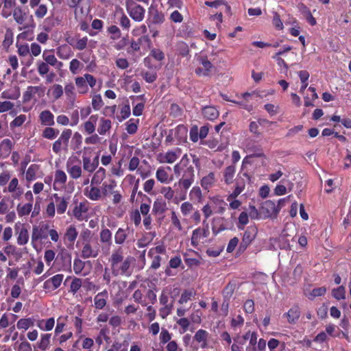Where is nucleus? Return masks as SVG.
<instances>
[{
  "label": "nucleus",
  "mask_w": 351,
  "mask_h": 351,
  "mask_svg": "<svg viewBox=\"0 0 351 351\" xmlns=\"http://www.w3.org/2000/svg\"><path fill=\"white\" fill-rule=\"evenodd\" d=\"M217 182L215 173L210 172L207 175L203 176L200 180V185L204 190L209 191Z\"/></svg>",
  "instance_id": "412c9836"
},
{
  "label": "nucleus",
  "mask_w": 351,
  "mask_h": 351,
  "mask_svg": "<svg viewBox=\"0 0 351 351\" xmlns=\"http://www.w3.org/2000/svg\"><path fill=\"white\" fill-rule=\"evenodd\" d=\"M11 172L8 170H4L0 173V186H5L8 185L11 178Z\"/></svg>",
  "instance_id": "338daca9"
},
{
  "label": "nucleus",
  "mask_w": 351,
  "mask_h": 351,
  "mask_svg": "<svg viewBox=\"0 0 351 351\" xmlns=\"http://www.w3.org/2000/svg\"><path fill=\"white\" fill-rule=\"evenodd\" d=\"M98 119L97 114H93L90 117L88 120L84 122V131L88 134H91L94 133L95 131L96 123Z\"/></svg>",
  "instance_id": "7c9ffc66"
},
{
  "label": "nucleus",
  "mask_w": 351,
  "mask_h": 351,
  "mask_svg": "<svg viewBox=\"0 0 351 351\" xmlns=\"http://www.w3.org/2000/svg\"><path fill=\"white\" fill-rule=\"evenodd\" d=\"M125 6L128 14L134 21L141 22L144 19L145 8L134 0H125Z\"/></svg>",
  "instance_id": "39448f33"
},
{
  "label": "nucleus",
  "mask_w": 351,
  "mask_h": 351,
  "mask_svg": "<svg viewBox=\"0 0 351 351\" xmlns=\"http://www.w3.org/2000/svg\"><path fill=\"white\" fill-rule=\"evenodd\" d=\"M64 278L63 274H56L47 280L43 284V289L47 291H52L58 289L62 284Z\"/></svg>",
  "instance_id": "4468645a"
},
{
  "label": "nucleus",
  "mask_w": 351,
  "mask_h": 351,
  "mask_svg": "<svg viewBox=\"0 0 351 351\" xmlns=\"http://www.w3.org/2000/svg\"><path fill=\"white\" fill-rule=\"evenodd\" d=\"M195 295V291L193 289H186L182 293L178 302L181 304H185L191 300Z\"/></svg>",
  "instance_id": "09e8293b"
},
{
  "label": "nucleus",
  "mask_w": 351,
  "mask_h": 351,
  "mask_svg": "<svg viewBox=\"0 0 351 351\" xmlns=\"http://www.w3.org/2000/svg\"><path fill=\"white\" fill-rule=\"evenodd\" d=\"M50 237L51 241L57 243L60 240V234L53 227L51 228L48 223H40L38 226H34L31 237L32 247L38 251L40 249L38 243H42Z\"/></svg>",
  "instance_id": "f03ea898"
},
{
  "label": "nucleus",
  "mask_w": 351,
  "mask_h": 351,
  "mask_svg": "<svg viewBox=\"0 0 351 351\" xmlns=\"http://www.w3.org/2000/svg\"><path fill=\"white\" fill-rule=\"evenodd\" d=\"M77 235L78 232L76 230V228L75 227V226L71 225L66 228L64 237L70 243H73L77 239Z\"/></svg>",
  "instance_id": "49530a36"
},
{
  "label": "nucleus",
  "mask_w": 351,
  "mask_h": 351,
  "mask_svg": "<svg viewBox=\"0 0 351 351\" xmlns=\"http://www.w3.org/2000/svg\"><path fill=\"white\" fill-rule=\"evenodd\" d=\"M42 176L43 173L40 169V166L37 164H32L29 165L25 172V180L29 182L41 178Z\"/></svg>",
  "instance_id": "dca6fc26"
},
{
  "label": "nucleus",
  "mask_w": 351,
  "mask_h": 351,
  "mask_svg": "<svg viewBox=\"0 0 351 351\" xmlns=\"http://www.w3.org/2000/svg\"><path fill=\"white\" fill-rule=\"evenodd\" d=\"M298 75L302 82L300 92L303 93L308 86L307 80L309 78V73L306 71H300L298 72Z\"/></svg>",
  "instance_id": "0e129e2a"
},
{
  "label": "nucleus",
  "mask_w": 351,
  "mask_h": 351,
  "mask_svg": "<svg viewBox=\"0 0 351 351\" xmlns=\"http://www.w3.org/2000/svg\"><path fill=\"white\" fill-rule=\"evenodd\" d=\"M176 136V145H182L186 142L188 129L184 125H179L173 129Z\"/></svg>",
  "instance_id": "aec40b11"
},
{
  "label": "nucleus",
  "mask_w": 351,
  "mask_h": 351,
  "mask_svg": "<svg viewBox=\"0 0 351 351\" xmlns=\"http://www.w3.org/2000/svg\"><path fill=\"white\" fill-rule=\"evenodd\" d=\"M194 63L196 66L195 73L199 77L210 76L214 70L213 64L208 59V56L203 52L195 54Z\"/></svg>",
  "instance_id": "20e7f679"
},
{
  "label": "nucleus",
  "mask_w": 351,
  "mask_h": 351,
  "mask_svg": "<svg viewBox=\"0 0 351 351\" xmlns=\"http://www.w3.org/2000/svg\"><path fill=\"white\" fill-rule=\"evenodd\" d=\"M190 160L189 156L186 154L182 156L180 161L178 162L180 165L184 169L182 176L174 186L178 184L184 189V192L178 197L175 198V202L179 203L181 201L185 200L186 198V192L191 186L195 181V170L192 165H189Z\"/></svg>",
  "instance_id": "f257e3e1"
},
{
  "label": "nucleus",
  "mask_w": 351,
  "mask_h": 351,
  "mask_svg": "<svg viewBox=\"0 0 351 351\" xmlns=\"http://www.w3.org/2000/svg\"><path fill=\"white\" fill-rule=\"evenodd\" d=\"M165 20V14L162 12L153 7L149 8L147 22L154 25H158L164 23Z\"/></svg>",
  "instance_id": "2eb2a0df"
},
{
  "label": "nucleus",
  "mask_w": 351,
  "mask_h": 351,
  "mask_svg": "<svg viewBox=\"0 0 351 351\" xmlns=\"http://www.w3.org/2000/svg\"><path fill=\"white\" fill-rule=\"evenodd\" d=\"M50 91L53 99L55 100L60 99L64 93L62 86L58 84H53L51 88Z\"/></svg>",
  "instance_id": "13d9d810"
},
{
  "label": "nucleus",
  "mask_w": 351,
  "mask_h": 351,
  "mask_svg": "<svg viewBox=\"0 0 351 351\" xmlns=\"http://www.w3.org/2000/svg\"><path fill=\"white\" fill-rule=\"evenodd\" d=\"M326 293V288L324 287L313 289L308 295L309 300H314L316 297H319L325 295Z\"/></svg>",
  "instance_id": "69168bd1"
},
{
  "label": "nucleus",
  "mask_w": 351,
  "mask_h": 351,
  "mask_svg": "<svg viewBox=\"0 0 351 351\" xmlns=\"http://www.w3.org/2000/svg\"><path fill=\"white\" fill-rule=\"evenodd\" d=\"M59 131L51 126H48L43 132V136L45 138L52 140L54 139L58 134Z\"/></svg>",
  "instance_id": "bf43d9fd"
},
{
  "label": "nucleus",
  "mask_w": 351,
  "mask_h": 351,
  "mask_svg": "<svg viewBox=\"0 0 351 351\" xmlns=\"http://www.w3.org/2000/svg\"><path fill=\"white\" fill-rule=\"evenodd\" d=\"M45 87L43 86H29L27 88L26 91L23 94V101L29 102L36 96L38 98L43 97L45 95Z\"/></svg>",
  "instance_id": "f8f14e48"
},
{
  "label": "nucleus",
  "mask_w": 351,
  "mask_h": 351,
  "mask_svg": "<svg viewBox=\"0 0 351 351\" xmlns=\"http://www.w3.org/2000/svg\"><path fill=\"white\" fill-rule=\"evenodd\" d=\"M34 317L21 318L16 323V327L19 330H27L34 325Z\"/></svg>",
  "instance_id": "58836bf2"
},
{
  "label": "nucleus",
  "mask_w": 351,
  "mask_h": 351,
  "mask_svg": "<svg viewBox=\"0 0 351 351\" xmlns=\"http://www.w3.org/2000/svg\"><path fill=\"white\" fill-rule=\"evenodd\" d=\"M263 210H265V213L267 216H270L274 213H277L276 208V204L271 200L265 201L262 206Z\"/></svg>",
  "instance_id": "3c124183"
},
{
  "label": "nucleus",
  "mask_w": 351,
  "mask_h": 351,
  "mask_svg": "<svg viewBox=\"0 0 351 351\" xmlns=\"http://www.w3.org/2000/svg\"><path fill=\"white\" fill-rule=\"evenodd\" d=\"M15 229L17 231V243L19 245H24L27 243L29 241V233L27 228L24 225L20 223L15 224Z\"/></svg>",
  "instance_id": "f3484780"
},
{
  "label": "nucleus",
  "mask_w": 351,
  "mask_h": 351,
  "mask_svg": "<svg viewBox=\"0 0 351 351\" xmlns=\"http://www.w3.org/2000/svg\"><path fill=\"white\" fill-rule=\"evenodd\" d=\"M112 128V121L110 119L101 118L97 128V132L100 135H105Z\"/></svg>",
  "instance_id": "f704fd0d"
},
{
  "label": "nucleus",
  "mask_w": 351,
  "mask_h": 351,
  "mask_svg": "<svg viewBox=\"0 0 351 351\" xmlns=\"http://www.w3.org/2000/svg\"><path fill=\"white\" fill-rule=\"evenodd\" d=\"M57 56L62 60H68L73 55L70 47L63 45L56 49Z\"/></svg>",
  "instance_id": "2f4dec72"
},
{
  "label": "nucleus",
  "mask_w": 351,
  "mask_h": 351,
  "mask_svg": "<svg viewBox=\"0 0 351 351\" xmlns=\"http://www.w3.org/2000/svg\"><path fill=\"white\" fill-rule=\"evenodd\" d=\"M108 296L106 290L97 293L94 298L95 307L97 309H102L106 305Z\"/></svg>",
  "instance_id": "cd10ccee"
},
{
  "label": "nucleus",
  "mask_w": 351,
  "mask_h": 351,
  "mask_svg": "<svg viewBox=\"0 0 351 351\" xmlns=\"http://www.w3.org/2000/svg\"><path fill=\"white\" fill-rule=\"evenodd\" d=\"M15 5V0H4L1 15L4 18L9 17L12 14V10Z\"/></svg>",
  "instance_id": "79ce46f5"
},
{
  "label": "nucleus",
  "mask_w": 351,
  "mask_h": 351,
  "mask_svg": "<svg viewBox=\"0 0 351 351\" xmlns=\"http://www.w3.org/2000/svg\"><path fill=\"white\" fill-rule=\"evenodd\" d=\"M82 66L83 64L77 59H73L69 63V70L73 75L78 73Z\"/></svg>",
  "instance_id": "774afa93"
},
{
  "label": "nucleus",
  "mask_w": 351,
  "mask_h": 351,
  "mask_svg": "<svg viewBox=\"0 0 351 351\" xmlns=\"http://www.w3.org/2000/svg\"><path fill=\"white\" fill-rule=\"evenodd\" d=\"M127 230L123 228H119L114 235V241L117 244L121 245L125 241L128 234Z\"/></svg>",
  "instance_id": "6e6d98bb"
},
{
  "label": "nucleus",
  "mask_w": 351,
  "mask_h": 351,
  "mask_svg": "<svg viewBox=\"0 0 351 351\" xmlns=\"http://www.w3.org/2000/svg\"><path fill=\"white\" fill-rule=\"evenodd\" d=\"M13 143L9 138H5L0 143V158H6L10 154Z\"/></svg>",
  "instance_id": "393cba45"
},
{
  "label": "nucleus",
  "mask_w": 351,
  "mask_h": 351,
  "mask_svg": "<svg viewBox=\"0 0 351 351\" xmlns=\"http://www.w3.org/2000/svg\"><path fill=\"white\" fill-rule=\"evenodd\" d=\"M13 16L15 21L21 25L19 30L34 26L32 16H29L21 8H16L14 10Z\"/></svg>",
  "instance_id": "1a4fd4ad"
},
{
  "label": "nucleus",
  "mask_w": 351,
  "mask_h": 351,
  "mask_svg": "<svg viewBox=\"0 0 351 351\" xmlns=\"http://www.w3.org/2000/svg\"><path fill=\"white\" fill-rule=\"evenodd\" d=\"M104 101L100 94H94L92 97L91 105L94 110H99L104 106Z\"/></svg>",
  "instance_id": "603ef678"
},
{
  "label": "nucleus",
  "mask_w": 351,
  "mask_h": 351,
  "mask_svg": "<svg viewBox=\"0 0 351 351\" xmlns=\"http://www.w3.org/2000/svg\"><path fill=\"white\" fill-rule=\"evenodd\" d=\"M84 195L92 201H98L102 197V192L99 188L92 185L87 186L84 191Z\"/></svg>",
  "instance_id": "4be33fe9"
},
{
  "label": "nucleus",
  "mask_w": 351,
  "mask_h": 351,
  "mask_svg": "<svg viewBox=\"0 0 351 351\" xmlns=\"http://www.w3.org/2000/svg\"><path fill=\"white\" fill-rule=\"evenodd\" d=\"M75 83L80 94L84 95L88 92V85L84 75L75 77Z\"/></svg>",
  "instance_id": "a19ab883"
},
{
  "label": "nucleus",
  "mask_w": 351,
  "mask_h": 351,
  "mask_svg": "<svg viewBox=\"0 0 351 351\" xmlns=\"http://www.w3.org/2000/svg\"><path fill=\"white\" fill-rule=\"evenodd\" d=\"M21 94L19 89H15L14 90H5L2 92L1 97L3 99H17L19 98Z\"/></svg>",
  "instance_id": "e2e57ef3"
},
{
  "label": "nucleus",
  "mask_w": 351,
  "mask_h": 351,
  "mask_svg": "<svg viewBox=\"0 0 351 351\" xmlns=\"http://www.w3.org/2000/svg\"><path fill=\"white\" fill-rule=\"evenodd\" d=\"M257 229L255 227H249L243 234V241L250 243L256 237Z\"/></svg>",
  "instance_id": "de8ad7c7"
},
{
  "label": "nucleus",
  "mask_w": 351,
  "mask_h": 351,
  "mask_svg": "<svg viewBox=\"0 0 351 351\" xmlns=\"http://www.w3.org/2000/svg\"><path fill=\"white\" fill-rule=\"evenodd\" d=\"M98 158V156H96L93 160H91L89 156L83 155L82 162L84 171L88 172L89 173H93L99 165Z\"/></svg>",
  "instance_id": "a211bd4d"
},
{
  "label": "nucleus",
  "mask_w": 351,
  "mask_h": 351,
  "mask_svg": "<svg viewBox=\"0 0 351 351\" xmlns=\"http://www.w3.org/2000/svg\"><path fill=\"white\" fill-rule=\"evenodd\" d=\"M32 207H33V204L32 203H27V204H18L17 207H16V210H17V213L19 215V216L20 217H23V216H26V215H28L32 210Z\"/></svg>",
  "instance_id": "c03bdc74"
},
{
  "label": "nucleus",
  "mask_w": 351,
  "mask_h": 351,
  "mask_svg": "<svg viewBox=\"0 0 351 351\" xmlns=\"http://www.w3.org/2000/svg\"><path fill=\"white\" fill-rule=\"evenodd\" d=\"M66 170L72 179L80 178L82 175V161L76 156L69 157L66 162Z\"/></svg>",
  "instance_id": "423d86ee"
},
{
  "label": "nucleus",
  "mask_w": 351,
  "mask_h": 351,
  "mask_svg": "<svg viewBox=\"0 0 351 351\" xmlns=\"http://www.w3.org/2000/svg\"><path fill=\"white\" fill-rule=\"evenodd\" d=\"M182 191L178 195H175V191L170 186H164L161 189V193L164 195L165 198L167 200H173V202L176 204H178L175 202V198L177 197H180V195L184 192V189L182 188Z\"/></svg>",
  "instance_id": "ea45409f"
},
{
  "label": "nucleus",
  "mask_w": 351,
  "mask_h": 351,
  "mask_svg": "<svg viewBox=\"0 0 351 351\" xmlns=\"http://www.w3.org/2000/svg\"><path fill=\"white\" fill-rule=\"evenodd\" d=\"M133 258L123 256L122 249L114 250L109 259L112 273L114 276H129L131 274L130 265Z\"/></svg>",
  "instance_id": "7ed1b4c3"
},
{
  "label": "nucleus",
  "mask_w": 351,
  "mask_h": 351,
  "mask_svg": "<svg viewBox=\"0 0 351 351\" xmlns=\"http://www.w3.org/2000/svg\"><path fill=\"white\" fill-rule=\"evenodd\" d=\"M88 210V206L87 202H82L75 206L73 213L77 220L82 221L85 219Z\"/></svg>",
  "instance_id": "b1692460"
},
{
  "label": "nucleus",
  "mask_w": 351,
  "mask_h": 351,
  "mask_svg": "<svg viewBox=\"0 0 351 351\" xmlns=\"http://www.w3.org/2000/svg\"><path fill=\"white\" fill-rule=\"evenodd\" d=\"M51 200L54 204L58 214L62 215L67 209L70 198L68 196L54 193L51 196Z\"/></svg>",
  "instance_id": "9b49d317"
},
{
  "label": "nucleus",
  "mask_w": 351,
  "mask_h": 351,
  "mask_svg": "<svg viewBox=\"0 0 351 351\" xmlns=\"http://www.w3.org/2000/svg\"><path fill=\"white\" fill-rule=\"evenodd\" d=\"M99 254V248L93 247L90 243H86L82 250V256L84 258H95Z\"/></svg>",
  "instance_id": "c85d7f7f"
},
{
  "label": "nucleus",
  "mask_w": 351,
  "mask_h": 351,
  "mask_svg": "<svg viewBox=\"0 0 351 351\" xmlns=\"http://www.w3.org/2000/svg\"><path fill=\"white\" fill-rule=\"evenodd\" d=\"M181 154L182 149L179 147H176L165 153L159 154L157 156V159L160 163L172 164L178 160Z\"/></svg>",
  "instance_id": "9d476101"
},
{
  "label": "nucleus",
  "mask_w": 351,
  "mask_h": 351,
  "mask_svg": "<svg viewBox=\"0 0 351 351\" xmlns=\"http://www.w3.org/2000/svg\"><path fill=\"white\" fill-rule=\"evenodd\" d=\"M43 58L49 65L53 66L56 63L57 58L51 51L45 50L43 53Z\"/></svg>",
  "instance_id": "5fc2aeb1"
},
{
  "label": "nucleus",
  "mask_w": 351,
  "mask_h": 351,
  "mask_svg": "<svg viewBox=\"0 0 351 351\" xmlns=\"http://www.w3.org/2000/svg\"><path fill=\"white\" fill-rule=\"evenodd\" d=\"M100 241L103 243L107 244L108 247L112 245V233L108 228L102 229L99 234ZM109 250L108 248L107 252Z\"/></svg>",
  "instance_id": "37998d69"
},
{
  "label": "nucleus",
  "mask_w": 351,
  "mask_h": 351,
  "mask_svg": "<svg viewBox=\"0 0 351 351\" xmlns=\"http://www.w3.org/2000/svg\"><path fill=\"white\" fill-rule=\"evenodd\" d=\"M64 93L68 99L71 101L75 100L76 97V92L75 86L72 83H69L65 85Z\"/></svg>",
  "instance_id": "4d7b16f0"
},
{
  "label": "nucleus",
  "mask_w": 351,
  "mask_h": 351,
  "mask_svg": "<svg viewBox=\"0 0 351 351\" xmlns=\"http://www.w3.org/2000/svg\"><path fill=\"white\" fill-rule=\"evenodd\" d=\"M236 173V167L230 165L225 168L223 171V180L226 184H230L233 182V179Z\"/></svg>",
  "instance_id": "c9c22d12"
},
{
  "label": "nucleus",
  "mask_w": 351,
  "mask_h": 351,
  "mask_svg": "<svg viewBox=\"0 0 351 351\" xmlns=\"http://www.w3.org/2000/svg\"><path fill=\"white\" fill-rule=\"evenodd\" d=\"M51 338V334L42 333L40 335V340L37 343V347L43 351L47 350L49 348Z\"/></svg>",
  "instance_id": "72a5a7b5"
},
{
  "label": "nucleus",
  "mask_w": 351,
  "mask_h": 351,
  "mask_svg": "<svg viewBox=\"0 0 351 351\" xmlns=\"http://www.w3.org/2000/svg\"><path fill=\"white\" fill-rule=\"evenodd\" d=\"M39 120L42 125L46 126H52L55 123L54 115L48 110H43L40 113Z\"/></svg>",
  "instance_id": "bb28decb"
},
{
  "label": "nucleus",
  "mask_w": 351,
  "mask_h": 351,
  "mask_svg": "<svg viewBox=\"0 0 351 351\" xmlns=\"http://www.w3.org/2000/svg\"><path fill=\"white\" fill-rule=\"evenodd\" d=\"M171 169L170 167H159L156 171V178L157 180L162 184H169L173 180V176L170 173Z\"/></svg>",
  "instance_id": "ddd939ff"
},
{
  "label": "nucleus",
  "mask_w": 351,
  "mask_h": 351,
  "mask_svg": "<svg viewBox=\"0 0 351 351\" xmlns=\"http://www.w3.org/2000/svg\"><path fill=\"white\" fill-rule=\"evenodd\" d=\"M204 117L208 120H215L219 116V111L213 106H206L202 109Z\"/></svg>",
  "instance_id": "4c0bfd02"
},
{
  "label": "nucleus",
  "mask_w": 351,
  "mask_h": 351,
  "mask_svg": "<svg viewBox=\"0 0 351 351\" xmlns=\"http://www.w3.org/2000/svg\"><path fill=\"white\" fill-rule=\"evenodd\" d=\"M3 192L9 193L13 199H20L22 197L24 189L19 184V180L16 177L12 178L7 186L3 189Z\"/></svg>",
  "instance_id": "6e6552de"
},
{
  "label": "nucleus",
  "mask_w": 351,
  "mask_h": 351,
  "mask_svg": "<svg viewBox=\"0 0 351 351\" xmlns=\"http://www.w3.org/2000/svg\"><path fill=\"white\" fill-rule=\"evenodd\" d=\"M36 326L43 331H50L55 326V319L53 317L38 319L36 322Z\"/></svg>",
  "instance_id": "c756f323"
},
{
  "label": "nucleus",
  "mask_w": 351,
  "mask_h": 351,
  "mask_svg": "<svg viewBox=\"0 0 351 351\" xmlns=\"http://www.w3.org/2000/svg\"><path fill=\"white\" fill-rule=\"evenodd\" d=\"M332 295L337 300H344L346 298V289L343 286H339L332 290Z\"/></svg>",
  "instance_id": "680f3d73"
},
{
  "label": "nucleus",
  "mask_w": 351,
  "mask_h": 351,
  "mask_svg": "<svg viewBox=\"0 0 351 351\" xmlns=\"http://www.w3.org/2000/svg\"><path fill=\"white\" fill-rule=\"evenodd\" d=\"M209 336V333L203 329L198 330L195 335L194 340L200 343V347L203 349L206 348L208 347L207 340Z\"/></svg>",
  "instance_id": "a878e982"
},
{
  "label": "nucleus",
  "mask_w": 351,
  "mask_h": 351,
  "mask_svg": "<svg viewBox=\"0 0 351 351\" xmlns=\"http://www.w3.org/2000/svg\"><path fill=\"white\" fill-rule=\"evenodd\" d=\"M138 119H131L125 123L126 131L130 134H133L136 132L138 129Z\"/></svg>",
  "instance_id": "052dcab7"
},
{
  "label": "nucleus",
  "mask_w": 351,
  "mask_h": 351,
  "mask_svg": "<svg viewBox=\"0 0 351 351\" xmlns=\"http://www.w3.org/2000/svg\"><path fill=\"white\" fill-rule=\"evenodd\" d=\"M35 24L34 23V26L23 29L25 31H23L17 36V39L32 40L34 39L33 30Z\"/></svg>",
  "instance_id": "864d4df0"
},
{
  "label": "nucleus",
  "mask_w": 351,
  "mask_h": 351,
  "mask_svg": "<svg viewBox=\"0 0 351 351\" xmlns=\"http://www.w3.org/2000/svg\"><path fill=\"white\" fill-rule=\"evenodd\" d=\"M69 44L72 45L75 49L77 50H83L88 45V38L86 36L82 38L76 39L75 40L72 39Z\"/></svg>",
  "instance_id": "a18cd8bd"
},
{
  "label": "nucleus",
  "mask_w": 351,
  "mask_h": 351,
  "mask_svg": "<svg viewBox=\"0 0 351 351\" xmlns=\"http://www.w3.org/2000/svg\"><path fill=\"white\" fill-rule=\"evenodd\" d=\"M300 308L298 305H293L288 312L283 314V317H285L287 322L289 324H295L300 317Z\"/></svg>",
  "instance_id": "5701e85b"
},
{
  "label": "nucleus",
  "mask_w": 351,
  "mask_h": 351,
  "mask_svg": "<svg viewBox=\"0 0 351 351\" xmlns=\"http://www.w3.org/2000/svg\"><path fill=\"white\" fill-rule=\"evenodd\" d=\"M106 178V169L103 167H99L93 174L90 180L92 185H98Z\"/></svg>",
  "instance_id": "e433bc0d"
},
{
  "label": "nucleus",
  "mask_w": 351,
  "mask_h": 351,
  "mask_svg": "<svg viewBox=\"0 0 351 351\" xmlns=\"http://www.w3.org/2000/svg\"><path fill=\"white\" fill-rule=\"evenodd\" d=\"M83 0H67V4L69 7L75 8V14L76 17L80 15L84 14L83 8L80 6V3Z\"/></svg>",
  "instance_id": "8fccbe9b"
},
{
  "label": "nucleus",
  "mask_w": 351,
  "mask_h": 351,
  "mask_svg": "<svg viewBox=\"0 0 351 351\" xmlns=\"http://www.w3.org/2000/svg\"><path fill=\"white\" fill-rule=\"evenodd\" d=\"M67 180V176L62 170H56L54 174V181L53 188L55 191H59L62 189Z\"/></svg>",
  "instance_id": "6ab92c4d"
},
{
  "label": "nucleus",
  "mask_w": 351,
  "mask_h": 351,
  "mask_svg": "<svg viewBox=\"0 0 351 351\" xmlns=\"http://www.w3.org/2000/svg\"><path fill=\"white\" fill-rule=\"evenodd\" d=\"M189 199L193 202L201 203L203 201V194L199 186H194L189 191Z\"/></svg>",
  "instance_id": "473e14b6"
},
{
  "label": "nucleus",
  "mask_w": 351,
  "mask_h": 351,
  "mask_svg": "<svg viewBox=\"0 0 351 351\" xmlns=\"http://www.w3.org/2000/svg\"><path fill=\"white\" fill-rule=\"evenodd\" d=\"M209 234V225L206 221H204L202 227H198L193 230L191 238V245L194 247H197L203 243L202 240L204 238H207Z\"/></svg>",
  "instance_id": "0eeeda50"
}]
</instances>
